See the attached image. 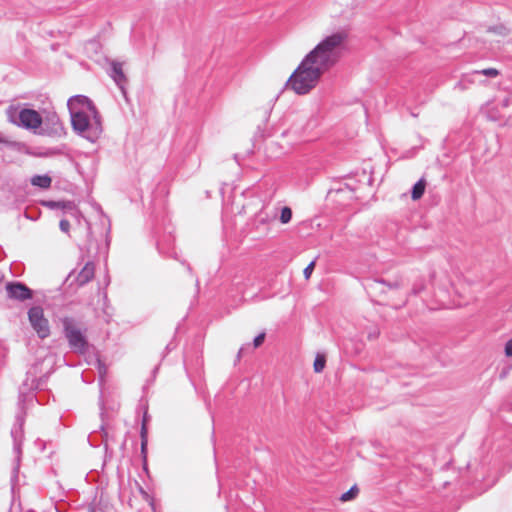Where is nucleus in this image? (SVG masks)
Listing matches in <instances>:
<instances>
[{"label":"nucleus","instance_id":"b1692460","mask_svg":"<svg viewBox=\"0 0 512 512\" xmlns=\"http://www.w3.org/2000/svg\"><path fill=\"white\" fill-rule=\"evenodd\" d=\"M410 192L412 201H416V192H418V189H416V183L412 185Z\"/></svg>","mask_w":512,"mask_h":512},{"label":"nucleus","instance_id":"a211bd4d","mask_svg":"<svg viewBox=\"0 0 512 512\" xmlns=\"http://www.w3.org/2000/svg\"><path fill=\"white\" fill-rule=\"evenodd\" d=\"M315 267V260L310 262L304 269L303 274L306 279H309Z\"/></svg>","mask_w":512,"mask_h":512},{"label":"nucleus","instance_id":"bb28decb","mask_svg":"<svg viewBox=\"0 0 512 512\" xmlns=\"http://www.w3.org/2000/svg\"><path fill=\"white\" fill-rule=\"evenodd\" d=\"M379 332L378 331H374L373 333H370L369 334V338L370 339H375L377 336H378Z\"/></svg>","mask_w":512,"mask_h":512},{"label":"nucleus","instance_id":"0eeeda50","mask_svg":"<svg viewBox=\"0 0 512 512\" xmlns=\"http://www.w3.org/2000/svg\"><path fill=\"white\" fill-rule=\"evenodd\" d=\"M62 133L63 126L59 116L55 112H45L38 135L60 136Z\"/></svg>","mask_w":512,"mask_h":512},{"label":"nucleus","instance_id":"20e7f679","mask_svg":"<svg viewBox=\"0 0 512 512\" xmlns=\"http://www.w3.org/2000/svg\"><path fill=\"white\" fill-rule=\"evenodd\" d=\"M34 401V395L32 393H29L24 396L23 400H20V412L16 415V421L14 426L11 429V436L13 438V450L16 454V461L17 466L15 467V470L18 469V464L20 461V457L22 454V440H23V425H24V406L23 403L32 404Z\"/></svg>","mask_w":512,"mask_h":512},{"label":"nucleus","instance_id":"c756f323","mask_svg":"<svg viewBox=\"0 0 512 512\" xmlns=\"http://www.w3.org/2000/svg\"><path fill=\"white\" fill-rule=\"evenodd\" d=\"M346 186H347V187H349V188H351L352 190H354V188H352V187L349 185V183H346Z\"/></svg>","mask_w":512,"mask_h":512},{"label":"nucleus","instance_id":"1a4fd4ad","mask_svg":"<svg viewBox=\"0 0 512 512\" xmlns=\"http://www.w3.org/2000/svg\"><path fill=\"white\" fill-rule=\"evenodd\" d=\"M67 106L70 112L74 111H88L92 115H96V108L91 100L83 95H75L69 98Z\"/></svg>","mask_w":512,"mask_h":512},{"label":"nucleus","instance_id":"4468645a","mask_svg":"<svg viewBox=\"0 0 512 512\" xmlns=\"http://www.w3.org/2000/svg\"><path fill=\"white\" fill-rule=\"evenodd\" d=\"M147 413L144 414L142 426H141V450L142 453H145L146 446H147Z\"/></svg>","mask_w":512,"mask_h":512},{"label":"nucleus","instance_id":"c85d7f7f","mask_svg":"<svg viewBox=\"0 0 512 512\" xmlns=\"http://www.w3.org/2000/svg\"><path fill=\"white\" fill-rule=\"evenodd\" d=\"M244 349H245L244 347L240 348L238 356H240L244 352Z\"/></svg>","mask_w":512,"mask_h":512},{"label":"nucleus","instance_id":"393cba45","mask_svg":"<svg viewBox=\"0 0 512 512\" xmlns=\"http://www.w3.org/2000/svg\"><path fill=\"white\" fill-rule=\"evenodd\" d=\"M410 192L412 201H416V192H418V189H416V183L412 185Z\"/></svg>","mask_w":512,"mask_h":512},{"label":"nucleus","instance_id":"f8f14e48","mask_svg":"<svg viewBox=\"0 0 512 512\" xmlns=\"http://www.w3.org/2000/svg\"><path fill=\"white\" fill-rule=\"evenodd\" d=\"M94 272V264L92 262H87L76 277L77 283L81 286L88 283L93 278Z\"/></svg>","mask_w":512,"mask_h":512},{"label":"nucleus","instance_id":"9b49d317","mask_svg":"<svg viewBox=\"0 0 512 512\" xmlns=\"http://www.w3.org/2000/svg\"><path fill=\"white\" fill-rule=\"evenodd\" d=\"M110 76L114 79L115 83L123 89V85L126 83V76L121 63L115 61L111 63Z\"/></svg>","mask_w":512,"mask_h":512},{"label":"nucleus","instance_id":"7c9ffc66","mask_svg":"<svg viewBox=\"0 0 512 512\" xmlns=\"http://www.w3.org/2000/svg\"><path fill=\"white\" fill-rule=\"evenodd\" d=\"M2 142H3V140H2V136L0 135V143H2Z\"/></svg>","mask_w":512,"mask_h":512},{"label":"nucleus","instance_id":"f03ea898","mask_svg":"<svg viewBox=\"0 0 512 512\" xmlns=\"http://www.w3.org/2000/svg\"><path fill=\"white\" fill-rule=\"evenodd\" d=\"M70 115L72 127L79 135L90 142H95L99 138L102 127L97 111L96 115L84 110L70 112Z\"/></svg>","mask_w":512,"mask_h":512},{"label":"nucleus","instance_id":"4be33fe9","mask_svg":"<svg viewBox=\"0 0 512 512\" xmlns=\"http://www.w3.org/2000/svg\"><path fill=\"white\" fill-rule=\"evenodd\" d=\"M426 187L425 180L421 179L418 180V199L423 195Z\"/></svg>","mask_w":512,"mask_h":512},{"label":"nucleus","instance_id":"5701e85b","mask_svg":"<svg viewBox=\"0 0 512 512\" xmlns=\"http://www.w3.org/2000/svg\"><path fill=\"white\" fill-rule=\"evenodd\" d=\"M505 354L507 357L512 356V338L505 345Z\"/></svg>","mask_w":512,"mask_h":512},{"label":"nucleus","instance_id":"a878e982","mask_svg":"<svg viewBox=\"0 0 512 512\" xmlns=\"http://www.w3.org/2000/svg\"><path fill=\"white\" fill-rule=\"evenodd\" d=\"M361 177H362L364 180H366V182H367V184H368V185H371L372 178H371V176H370V175H368L365 171H363V172L361 173Z\"/></svg>","mask_w":512,"mask_h":512},{"label":"nucleus","instance_id":"dca6fc26","mask_svg":"<svg viewBox=\"0 0 512 512\" xmlns=\"http://www.w3.org/2000/svg\"><path fill=\"white\" fill-rule=\"evenodd\" d=\"M292 219V210L285 206L282 208L281 210V214H280V222L282 224H287L291 221Z\"/></svg>","mask_w":512,"mask_h":512},{"label":"nucleus","instance_id":"2eb2a0df","mask_svg":"<svg viewBox=\"0 0 512 512\" xmlns=\"http://www.w3.org/2000/svg\"><path fill=\"white\" fill-rule=\"evenodd\" d=\"M326 358L324 355L318 354L314 361V371L320 373L325 368Z\"/></svg>","mask_w":512,"mask_h":512},{"label":"nucleus","instance_id":"39448f33","mask_svg":"<svg viewBox=\"0 0 512 512\" xmlns=\"http://www.w3.org/2000/svg\"><path fill=\"white\" fill-rule=\"evenodd\" d=\"M62 323L70 347L75 351L84 352L88 343L82 331L75 324L74 319L66 317Z\"/></svg>","mask_w":512,"mask_h":512},{"label":"nucleus","instance_id":"423d86ee","mask_svg":"<svg viewBox=\"0 0 512 512\" xmlns=\"http://www.w3.org/2000/svg\"><path fill=\"white\" fill-rule=\"evenodd\" d=\"M28 318L31 326L36 331L38 336L42 339L50 334V327L48 320L44 317L43 309L39 306H34L28 311Z\"/></svg>","mask_w":512,"mask_h":512},{"label":"nucleus","instance_id":"cd10ccee","mask_svg":"<svg viewBox=\"0 0 512 512\" xmlns=\"http://www.w3.org/2000/svg\"><path fill=\"white\" fill-rule=\"evenodd\" d=\"M407 199H408V195H407V193H403V194H401V196H400V200H401V201H403V202H404V201H406Z\"/></svg>","mask_w":512,"mask_h":512},{"label":"nucleus","instance_id":"ddd939ff","mask_svg":"<svg viewBox=\"0 0 512 512\" xmlns=\"http://www.w3.org/2000/svg\"><path fill=\"white\" fill-rule=\"evenodd\" d=\"M51 182L52 180L48 175H34L31 178V184L42 189L49 188L51 186Z\"/></svg>","mask_w":512,"mask_h":512},{"label":"nucleus","instance_id":"aec40b11","mask_svg":"<svg viewBox=\"0 0 512 512\" xmlns=\"http://www.w3.org/2000/svg\"><path fill=\"white\" fill-rule=\"evenodd\" d=\"M59 228L62 232L68 233L70 229V222L66 219L60 220Z\"/></svg>","mask_w":512,"mask_h":512},{"label":"nucleus","instance_id":"6ab92c4d","mask_svg":"<svg viewBox=\"0 0 512 512\" xmlns=\"http://www.w3.org/2000/svg\"><path fill=\"white\" fill-rule=\"evenodd\" d=\"M481 73L488 77H496L499 75V71L495 68H486L481 71Z\"/></svg>","mask_w":512,"mask_h":512},{"label":"nucleus","instance_id":"6e6552de","mask_svg":"<svg viewBox=\"0 0 512 512\" xmlns=\"http://www.w3.org/2000/svg\"><path fill=\"white\" fill-rule=\"evenodd\" d=\"M399 287L400 282L397 279L389 280L383 277L371 279L366 284V289L371 295L374 296L386 293L389 290L398 289Z\"/></svg>","mask_w":512,"mask_h":512},{"label":"nucleus","instance_id":"9d476101","mask_svg":"<svg viewBox=\"0 0 512 512\" xmlns=\"http://www.w3.org/2000/svg\"><path fill=\"white\" fill-rule=\"evenodd\" d=\"M7 294L10 298L24 301L32 298V291L25 284L20 282L8 283L6 286Z\"/></svg>","mask_w":512,"mask_h":512},{"label":"nucleus","instance_id":"412c9836","mask_svg":"<svg viewBox=\"0 0 512 512\" xmlns=\"http://www.w3.org/2000/svg\"><path fill=\"white\" fill-rule=\"evenodd\" d=\"M264 339H265V333H261V334L257 335L253 340L254 347L255 348L259 347L264 342Z\"/></svg>","mask_w":512,"mask_h":512},{"label":"nucleus","instance_id":"f3484780","mask_svg":"<svg viewBox=\"0 0 512 512\" xmlns=\"http://www.w3.org/2000/svg\"><path fill=\"white\" fill-rule=\"evenodd\" d=\"M358 493V488L357 486H353L351 487L347 492L343 493L340 497V500L342 502H347V501H350L352 500L353 498H355V496L357 495Z\"/></svg>","mask_w":512,"mask_h":512},{"label":"nucleus","instance_id":"f257e3e1","mask_svg":"<svg viewBox=\"0 0 512 512\" xmlns=\"http://www.w3.org/2000/svg\"><path fill=\"white\" fill-rule=\"evenodd\" d=\"M348 34L337 31L324 37L301 61L286 81V87L297 95L313 90L322 75L332 68L347 49Z\"/></svg>","mask_w":512,"mask_h":512},{"label":"nucleus","instance_id":"7ed1b4c3","mask_svg":"<svg viewBox=\"0 0 512 512\" xmlns=\"http://www.w3.org/2000/svg\"><path fill=\"white\" fill-rule=\"evenodd\" d=\"M7 115L11 123L32 131L34 134H38L42 126V115L34 109L23 108L17 110L16 108L10 107L7 111Z\"/></svg>","mask_w":512,"mask_h":512}]
</instances>
